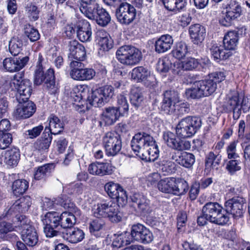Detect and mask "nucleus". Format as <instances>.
<instances>
[{
    "label": "nucleus",
    "instance_id": "1",
    "mask_svg": "<svg viewBox=\"0 0 250 250\" xmlns=\"http://www.w3.org/2000/svg\"><path fill=\"white\" fill-rule=\"evenodd\" d=\"M134 153L143 160L154 161L158 157L159 150L153 137L145 132L136 134L131 141Z\"/></svg>",
    "mask_w": 250,
    "mask_h": 250
},
{
    "label": "nucleus",
    "instance_id": "2",
    "mask_svg": "<svg viewBox=\"0 0 250 250\" xmlns=\"http://www.w3.org/2000/svg\"><path fill=\"white\" fill-rule=\"evenodd\" d=\"M120 206L112 200L103 201L97 204L93 214L96 217H107L111 222L117 223L121 221L123 216L119 211Z\"/></svg>",
    "mask_w": 250,
    "mask_h": 250
},
{
    "label": "nucleus",
    "instance_id": "3",
    "mask_svg": "<svg viewBox=\"0 0 250 250\" xmlns=\"http://www.w3.org/2000/svg\"><path fill=\"white\" fill-rule=\"evenodd\" d=\"M201 125L202 121L200 118L188 116L182 119L177 125L176 134L183 138L190 137L197 132Z\"/></svg>",
    "mask_w": 250,
    "mask_h": 250
},
{
    "label": "nucleus",
    "instance_id": "4",
    "mask_svg": "<svg viewBox=\"0 0 250 250\" xmlns=\"http://www.w3.org/2000/svg\"><path fill=\"white\" fill-rule=\"evenodd\" d=\"M116 57L122 64L133 66L138 64L142 59L141 51L134 46L124 45L116 51Z\"/></svg>",
    "mask_w": 250,
    "mask_h": 250
},
{
    "label": "nucleus",
    "instance_id": "5",
    "mask_svg": "<svg viewBox=\"0 0 250 250\" xmlns=\"http://www.w3.org/2000/svg\"><path fill=\"white\" fill-rule=\"evenodd\" d=\"M43 69L36 68L34 72V83L36 85H41L44 82L48 92L50 94H55L58 92V84L55 83L54 71L49 68L44 74Z\"/></svg>",
    "mask_w": 250,
    "mask_h": 250
},
{
    "label": "nucleus",
    "instance_id": "6",
    "mask_svg": "<svg viewBox=\"0 0 250 250\" xmlns=\"http://www.w3.org/2000/svg\"><path fill=\"white\" fill-rule=\"evenodd\" d=\"M19 75H15L11 83V86L17 90L16 99L20 104L28 100L32 91V83L28 79L21 81Z\"/></svg>",
    "mask_w": 250,
    "mask_h": 250
},
{
    "label": "nucleus",
    "instance_id": "7",
    "mask_svg": "<svg viewBox=\"0 0 250 250\" xmlns=\"http://www.w3.org/2000/svg\"><path fill=\"white\" fill-rule=\"evenodd\" d=\"M70 75L71 78L78 81H89L96 75L92 68H84V65L80 62H71L70 63Z\"/></svg>",
    "mask_w": 250,
    "mask_h": 250
},
{
    "label": "nucleus",
    "instance_id": "8",
    "mask_svg": "<svg viewBox=\"0 0 250 250\" xmlns=\"http://www.w3.org/2000/svg\"><path fill=\"white\" fill-rule=\"evenodd\" d=\"M103 141L106 153L108 156H115L121 149V137L115 131L106 132L103 137Z\"/></svg>",
    "mask_w": 250,
    "mask_h": 250
},
{
    "label": "nucleus",
    "instance_id": "9",
    "mask_svg": "<svg viewBox=\"0 0 250 250\" xmlns=\"http://www.w3.org/2000/svg\"><path fill=\"white\" fill-rule=\"evenodd\" d=\"M242 10L240 3L235 0H231L226 8V12L220 19V23L224 26H229L233 21L242 15Z\"/></svg>",
    "mask_w": 250,
    "mask_h": 250
},
{
    "label": "nucleus",
    "instance_id": "10",
    "mask_svg": "<svg viewBox=\"0 0 250 250\" xmlns=\"http://www.w3.org/2000/svg\"><path fill=\"white\" fill-rule=\"evenodd\" d=\"M164 98L161 103V109L165 113L171 114L176 112L181 102L179 93L174 90L166 91L164 94Z\"/></svg>",
    "mask_w": 250,
    "mask_h": 250
},
{
    "label": "nucleus",
    "instance_id": "11",
    "mask_svg": "<svg viewBox=\"0 0 250 250\" xmlns=\"http://www.w3.org/2000/svg\"><path fill=\"white\" fill-rule=\"evenodd\" d=\"M115 15L118 21L122 25H128L134 21L136 10L134 7L128 2L117 7Z\"/></svg>",
    "mask_w": 250,
    "mask_h": 250
},
{
    "label": "nucleus",
    "instance_id": "12",
    "mask_svg": "<svg viewBox=\"0 0 250 250\" xmlns=\"http://www.w3.org/2000/svg\"><path fill=\"white\" fill-rule=\"evenodd\" d=\"M104 189L108 195L112 199H116L119 206L124 207L127 202L126 191L118 184L109 182L104 185Z\"/></svg>",
    "mask_w": 250,
    "mask_h": 250
},
{
    "label": "nucleus",
    "instance_id": "13",
    "mask_svg": "<svg viewBox=\"0 0 250 250\" xmlns=\"http://www.w3.org/2000/svg\"><path fill=\"white\" fill-rule=\"evenodd\" d=\"M131 235L134 241L144 244L151 243L154 239L153 235L150 230L141 224L132 226Z\"/></svg>",
    "mask_w": 250,
    "mask_h": 250
},
{
    "label": "nucleus",
    "instance_id": "14",
    "mask_svg": "<svg viewBox=\"0 0 250 250\" xmlns=\"http://www.w3.org/2000/svg\"><path fill=\"white\" fill-rule=\"evenodd\" d=\"M225 207L226 211L230 213L234 218L241 217L246 208L245 200L240 197L232 198L225 203Z\"/></svg>",
    "mask_w": 250,
    "mask_h": 250
},
{
    "label": "nucleus",
    "instance_id": "15",
    "mask_svg": "<svg viewBox=\"0 0 250 250\" xmlns=\"http://www.w3.org/2000/svg\"><path fill=\"white\" fill-rule=\"evenodd\" d=\"M225 78L223 71H217L208 75L204 83V96H208L213 93L217 88V83H220Z\"/></svg>",
    "mask_w": 250,
    "mask_h": 250
},
{
    "label": "nucleus",
    "instance_id": "16",
    "mask_svg": "<svg viewBox=\"0 0 250 250\" xmlns=\"http://www.w3.org/2000/svg\"><path fill=\"white\" fill-rule=\"evenodd\" d=\"M29 61V57L7 58L3 61V66L7 71L13 72L18 71L23 68Z\"/></svg>",
    "mask_w": 250,
    "mask_h": 250
},
{
    "label": "nucleus",
    "instance_id": "17",
    "mask_svg": "<svg viewBox=\"0 0 250 250\" xmlns=\"http://www.w3.org/2000/svg\"><path fill=\"white\" fill-rule=\"evenodd\" d=\"M69 53L68 58L71 62L83 61L86 56V51L83 45L77 41L73 40L69 42Z\"/></svg>",
    "mask_w": 250,
    "mask_h": 250
},
{
    "label": "nucleus",
    "instance_id": "18",
    "mask_svg": "<svg viewBox=\"0 0 250 250\" xmlns=\"http://www.w3.org/2000/svg\"><path fill=\"white\" fill-rule=\"evenodd\" d=\"M133 207L138 212L146 215L151 211L150 201L140 193L133 194L131 198Z\"/></svg>",
    "mask_w": 250,
    "mask_h": 250
},
{
    "label": "nucleus",
    "instance_id": "19",
    "mask_svg": "<svg viewBox=\"0 0 250 250\" xmlns=\"http://www.w3.org/2000/svg\"><path fill=\"white\" fill-rule=\"evenodd\" d=\"M22 103L21 106L18 107L14 113L17 119L28 118L32 116L36 110V106L32 101L27 100Z\"/></svg>",
    "mask_w": 250,
    "mask_h": 250
},
{
    "label": "nucleus",
    "instance_id": "20",
    "mask_svg": "<svg viewBox=\"0 0 250 250\" xmlns=\"http://www.w3.org/2000/svg\"><path fill=\"white\" fill-rule=\"evenodd\" d=\"M90 174L94 175L104 176L110 175L112 172V167L108 163H93L88 168Z\"/></svg>",
    "mask_w": 250,
    "mask_h": 250
},
{
    "label": "nucleus",
    "instance_id": "21",
    "mask_svg": "<svg viewBox=\"0 0 250 250\" xmlns=\"http://www.w3.org/2000/svg\"><path fill=\"white\" fill-rule=\"evenodd\" d=\"M32 205V200L30 196H23L12 205L7 211V214H12V212H25Z\"/></svg>",
    "mask_w": 250,
    "mask_h": 250
},
{
    "label": "nucleus",
    "instance_id": "22",
    "mask_svg": "<svg viewBox=\"0 0 250 250\" xmlns=\"http://www.w3.org/2000/svg\"><path fill=\"white\" fill-rule=\"evenodd\" d=\"M77 37L82 42H90L92 39L91 25L85 20L80 21L77 25Z\"/></svg>",
    "mask_w": 250,
    "mask_h": 250
},
{
    "label": "nucleus",
    "instance_id": "23",
    "mask_svg": "<svg viewBox=\"0 0 250 250\" xmlns=\"http://www.w3.org/2000/svg\"><path fill=\"white\" fill-rule=\"evenodd\" d=\"M172 159L180 165L186 168L191 167L195 162L194 155L185 151L175 153L172 156Z\"/></svg>",
    "mask_w": 250,
    "mask_h": 250
},
{
    "label": "nucleus",
    "instance_id": "24",
    "mask_svg": "<svg viewBox=\"0 0 250 250\" xmlns=\"http://www.w3.org/2000/svg\"><path fill=\"white\" fill-rule=\"evenodd\" d=\"M173 43V39L168 34L162 35L155 42V50L158 53H163L171 48Z\"/></svg>",
    "mask_w": 250,
    "mask_h": 250
},
{
    "label": "nucleus",
    "instance_id": "25",
    "mask_svg": "<svg viewBox=\"0 0 250 250\" xmlns=\"http://www.w3.org/2000/svg\"><path fill=\"white\" fill-rule=\"evenodd\" d=\"M210 53L214 60H225L232 55V51L223 45L213 44L210 48Z\"/></svg>",
    "mask_w": 250,
    "mask_h": 250
},
{
    "label": "nucleus",
    "instance_id": "26",
    "mask_svg": "<svg viewBox=\"0 0 250 250\" xmlns=\"http://www.w3.org/2000/svg\"><path fill=\"white\" fill-rule=\"evenodd\" d=\"M122 116L121 113L115 107H108L105 108L102 113V120L105 125H110L114 124Z\"/></svg>",
    "mask_w": 250,
    "mask_h": 250
},
{
    "label": "nucleus",
    "instance_id": "27",
    "mask_svg": "<svg viewBox=\"0 0 250 250\" xmlns=\"http://www.w3.org/2000/svg\"><path fill=\"white\" fill-rule=\"evenodd\" d=\"M85 237L83 231L78 228H72L66 230L64 237L69 242L76 244L81 242Z\"/></svg>",
    "mask_w": 250,
    "mask_h": 250
},
{
    "label": "nucleus",
    "instance_id": "28",
    "mask_svg": "<svg viewBox=\"0 0 250 250\" xmlns=\"http://www.w3.org/2000/svg\"><path fill=\"white\" fill-rule=\"evenodd\" d=\"M21 233L22 240L27 246L32 247L38 244L39 236L34 227L21 230Z\"/></svg>",
    "mask_w": 250,
    "mask_h": 250
},
{
    "label": "nucleus",
    "instance_id": "29",
    "mask_svg": "<svg viewBox=\"0 0 250 250\" xmlns=\"http://www.w3.org/2000/svg\"><path fill=\"white\" fill-rule=\"evenodd\" d=\"M49 128H45V132H50L51 135H57L61 133L63 129V124L56 116L52 114L49 117Z\"/></svg>",
    "mask_w": 250,
    "mask_h": 250
},
{
    "label": "nucleus",
    "instance_id": "30",
    "mask_svg": "<svg viewBox=\"0 0 250 250\" xmlns=\"http://www.w3.org/2000/svg\"><path fill=\"white\" fill-rule=\"evenodd\" d=\"M20 158L19 150L13 147L4 152V162L7 165L14 167L17 165Z\"/></svg>",
    "mask_w": 250,
    "mask_h": 250
},
{
    "label": "nucleus",
    "instance_id": "31",
    "mask_svg": "<svg viewBox=\"0 0 250 250\" xmlns=\"http://www.w3.org/2000/svg\"><path fill=\"white\" fill-rule=\"evenodd\" d=\"M100 7V5L96 1L82 5L80 11L88 19L93 20Z\"/></svg>",
    "mask_w": 250,
    "mask_h": 250
},
{
    "label": "nucleus",
    "instance_id": "32",
    "mask_svg": "<svg viewBox=\"0 0 250 250\" xmlns=\"http://www.w3.org/2000/svg\"><path fill=\"white\" fill-rule=\"evenodd\" d=\"M238 41V33L234 31H229L224 37V47L231 51L234 50L237 46Z\"/></svg>",
    "mask_w": 250,
    "mask_h": 250
},
{
    "label": "nucleus",
    "instance_id": "33",
    "mask_svg": "<svg viewBox=\"0 0 250 250\" xmlns=\"http://www.w3.org/2000/svg\"><path fill=\"white\" fill-rule=\"evenodd\" d=\"M222 209V207L217 203L208 202L204 205V217L209 221Z\"/></svg>",
    "mask_w": 250,
    "mask_h": 250
},
{
    "label": "nucleus",
    "instance_id": "34",
    "mask_svg": "<svg viewBox=\"0 0 250 250\" xmlns=\"http://www.w3.org/2000/svg\"><path fill=\"white\" fill-rule=\"evenodd\" d=\"M55 166L53 164H46L39 167L35 171L34 178L36 180L44 179L49 176L54 169Z\"/></svg>",
    "mask_w": 250,
    "mask_h": 250
},
{
    "label": "nucleus",
    "instance_id": "35",
    "mask_svg": "<svg viewBox=\"0 0 250 250\" xmlns=\"http://www.w3.org/2000/svg\"><path fill=\"white\" fill-rule=\"evenodd\" d=\"M52 140L51 135L48 132H44L42 137L34 144V147L39 151L48 149Z\"/></svg>",
    "mask_w": 250,
    "mask_h": 250
},
{
    "label": "nucleus",
    "instance_id": "36",
    "mask_svg": "<svg viewBox=\"0 0 250 250\" xmlns=\"http://www.w3.org/2000/svg\"><path fill=\"white\" fill-rule=\"evenodd\" d=\"M76 223V217L71 212L64 211L61 214L60 227L63 229H71Z\"/></svg>",
    "mask_w": 250,
    "mask_h": 250
},
{
    "label": "nucleus",
    "instance_id": "37",
    "mask_svg": "<svg viewBox=\"0 0 250 250\" xmlns=\"http://www.w3.org/2000/svg\"><path fill=\"white\" fill-rule=\"evenodd\" d=\"M61 214L55 211L47 212L42 219L43 225H51L58 228L60 226Z\"/></svg>",
    "mask_w": 250,
    "mask_h": 250
},
{
    "label": "nucleus",
    "instance_id": "38",
    "mask_svg": "<svg viewBox=\"0 0 250 250\" xmlns=\"http://www.w3.org/2000/svg\"><path fill=\"white\" fill-rule=\"evenodd\" d=\"M93 20L95 21L98 25L104 27L110 22L111 17L105 9L100 6Z\"/></svg>",
    "mask_w": 250,
    "mask_h": 250
},
{
    "label": "nucleus",
    "instance_id": "39",
    "mask_svg": "<svg viewBox=\"0 0 250 250\" xmlns=\"http://www.w3.org/2000/svg\"><path fill=\"white\" fill-rule=\"evenodd\" d=\"M150 75V72L148 69L142 66L134 68L131 72V78L137 81H145Z\"/></svg>",
    "mask_w": 250,
    "mask_h": 250
},
{
    "label": "nucleus",
    "instance_id": "40",
    "mask_svg": "<svg viewBox=\"0 0 250 250\" xmlns=\"http://www.w3.org/2000/svg\"><path fill=\"white\" fill-rule=\"evenodd\" d=\"M201 26L199 24L191 25L189 32L194 44L201 45L203 41V31L201 30Z\"/></svg>",
    "mask_w": 250,
    "mask_h": 250
},
{
    "label": "nucleus",
    "instance_id": "41",
    "mask_svg": "<svg viewBox=\"0 0 250 250\" xmlns=\"http://www.w3.org/2000/svg\"><path fill=\"white\" fill-rule=\"evenodd\" d=\"M175 178L168 177L159 181L157 187L159 190L166 193H173Z\"/></svg>",
    "mask_w": 250,
    "mask_h": 250
},
{
    "label": "nucleus",
    "instance_id": "42",
    "mask_svg": "<svg viewBox=\"0 0 250 250\" xmlns=\"http://www.w3.org/2000/svg\"><path fill=\"white\" fill-rule=\"evenodd\" d=\"M202 82H195L191 88L187 89L185 95L187 99H195L202 97L203 95V90L201 88Z\"/></svg>",
    "mask_w": 250,
    "mask_h": 250
},
{
    "label": "nucleus",
    "instance_id": "43",
    "mask_svg": "<svg viewBox=\"0 0 250 250\" xmlns=\"http://www.w3.org/2000/svg\"><path fill=\"white\" fill-rule=\"evenodd\" d=\"M28 182L24 179H18L14 181L12 189L14 194L17 196L23 194L28 189Z\"/></svg>",
    "mask_w": 250,
    "mask_h": 250
},
{
    "label": "nucleus",
    "instance_id": "44",
    "mask_svg": "<svg viewBox=\"0 0 250 250\" xmlns=\"http://www.w3.org/2000/svg\"><path fill=\"white\" fill-rule=\"evenodd\" d=\"M144 100V96L138 88L132 89L130 95V101L132 105L138 109L143 105Z\"/></svg>",
    "mask_w": 250,
    "mask_h": 250
},
{
    "label": "nucleus",
    "instance_id": "45",
    "mask_svg": "<svg viewBox=\"0 0 250 250\" xmlns=\"http://www.w3.org/2000/svg\"><path fill=\"white\" fill-rule=\"evenodd\" d=\"M189 186L186 181L181 178H175L173 194L181 195L185 194L188 190Z\"/></svg>",
    "mask_w": 250,
    "mask_h": 250
},
{
    "label": "nucleus",
    "instance_id": "46",
    "mask_svg": "<svg viewBox=\"0 0 250 250\" xmlns=\"http://www.w3.org/2000/svg\"><path fill=\"white\" fill-rule=\"evenodd\" d=\"M220 157L215 155L213 152H210L207 156L205 162V168L204 172L208 174L209 173L214 167L218 166L220 162Z\"/></svg>",
    "mask_w": 250,
    "mask_h": 250
},
{
    "label": "nucleus",
    "instance_id": "47",
    "mask_svg": "<svg viewBox=\"0 0 250 250\" xmlns=\"http://www.w3.org/2000/svg\"><path fill=\"white\" fill-rule=\"evenodd\" d=\"M87 99L89 104L95 107L101 106L105 103V98H103L98 88L93 91Z\"/></svg>",
    "mask_w": 250,
    "mask_h": 250
},
{
    "label": "nucleus",
    "instance_id": "48",
    "mask_svg": "<svg viewBox=\"0 0 250 250\" xmlns=\"http://www.w3.org/2000/svg\"><path fill=\"white\" fill-rule=\"evenodd\" d=\"M105 226V222L103 219L97 217L89 224V229L91 233L99 237L100 231L103 229Z\"/></svg>",
    "mask_w": 250,
    "mask_h": 250
},
{
    "label": "nucleus",
    "instance_id": "49",
    "mask_svg": "<svg viewBox=\"0 0 250 250\" xmlns=\"http://www.w3.org/2000/svg\"><path fill=\"white\" fill-rule=\"evenodd\" d=\"M165 7L169 11L182 10L186 5V0H162Z\"/></svg>",
    "mask_w": 250,
    "mask_h": 250
},
{
    "label": "nucleus",
    "instance_id": "50",
    "mask_svg": "<svg viewBox=\"0 0 250 250\" xmlns=\"http://www.w3.org/2000/svg\"><path fill=\"white\" fill-rule=\"evenodd\" d=\"M23 42L22 40L17 37L12 38L9 43V49L13 56L18 55L22 50Z\"/></svg>",
    "mask_w": 250,
    "mask_h": 250
},
{
    "label": "nucleus",
    "instance_id": "51",
    "mask_svg": "<svg viewBox=\"0 0 250 250\" xmlns=\"http://www.w3.org/2000/svg\"><path fill=\"white\" fill-rule=\"evenodd\" d=\"M88 91L87 86L84 85H79L74 87L71 96L75 102H80L82 99H85V93Z\"/></svg>",
    "mask_w": 250,
    "mask_h": 250
},
{
    "label": "nucleus",
    "instance_id": "52",
    "mask_svg": "<svg viewBox=\"0 0 250 250\" xmlns=\"http://www.w3.org/2000/svg\"><path fill=\"white\" fill-rule=\"evenodd\" d=\"M25 12L29 20L34 21L39 18L40 10L35 4L28 3L25 6Z\"/></svg>",
    "mask_w": 250,
    "mask_h": 250
},
{
    "label": "nucleus",
    "instance_id": "53",
    "mask_svg": "<svg viewBox=\"0 0 250 250\" xmlns=\"http://www.w3.org/2000/svg\"><path fill=\"white\" fill-rule=\"evenodd\" d=\"M188 47L187 44L183 42L176 43L174 49L172 51L173 56L180 60L185 57L188 53Z\"/></svg>",
    "mask_w": 250,
    "mask_h": 250
},
{
    "label": "nucleus",
    "instance_id": "54",
    "mask_svg": "<svg viewBox=\"0 0 250 250\" xmlns=\"http://www.w3.org/2000/svg\"><path fill=\"white\" fill-rule=\"evenodd\" d=\"M171 143L172 145H169L168 147L179 151L189 150L191 147L189 141L180 140L177 138L176 135L173 138V141Z\"/></svg>",
    "mask_w": 250,
    "mask_h": 250
},
{
    "label": "nucleus",
    "instance_id": "55",
    "mask_svg": "<svg viewBox=\"0 0 250 250\" xmlns=\"http://www.w3.org/2000/svg\"><path fill=\"white\" fill-rule=\"evenodd\" d=\"M24 33L32 42L38 41L40 38V34L38 30L29 24L25 25Z\"/></svg>",
    "mask_w": 250,
    "mask_h": 250
},
{
    "label": "nucleus",
    "instance_id": "56",
    "mask_svg": "<svg viewBox=\"0 0 250 250\" xmlns=\"http://www.w3.org/2000/svg\"><path fill=\"white\" fill-rule=\"evenodd\" d=\"M159 169L165 175L171 174L175 172L176 165L170 161H163L159 165Z\"/></svg>",
    "mask_w": 250,
    "mask_h": 250
},
{
    "label": "nucleus",
    "instance_id": "57",
    "mask_svg": "<svg viewBox=\"0 0 250 250\" xmlns=\"http://www.w3.org/2000/svg\"><path fill=\"white\" fill-rule=\"evenodd\" d=\"M213 217L209 222L220 226H224L227 224L229 221V217L222 210L218 212Z\"/></svg>",
    "mask_w": 250,
    "mask_h": 250
},
{
    "label": "nucleus",
    "instance_id": "58",
    "mask_svg": "<svg viewBox=\"0 0 250 250\" xmlns=\"http://www.w3.org/2000/svg\"><path fill=\"white\" fill-rule=\"evenodd\" d=\"M130 243V240L126 237L125 234H120L117 235L115 234L112 246L114 247L119 248Z\"/></svg>",
    "mask_w": 250,
    "mask_h": 250
},
{
    "label": "nucleus",
    "instance_id": "59",
    "mask_svg": "<svg viewBox=\"0 0 250 250\" xmlns=\"http://www.w3.org/2000/svg\"><path fill=\"white\" fill-rule=\"evenodd\" d=\"M117 104V106L115 108L121 113L122 116L127 114L128 111V104L126 98L123 95L119 96L118 98Z\"/></svg>",
    "mask_w": 250,
    "mask_h": 250
},
{
    "label": "nucleus",
    "instance_id": "60",
    "mask_svg": "<svg viewBox=\"0 0 250 250\" xmlns=\"http://www.w3.org/2000/svg\"><path fill=\"white\" fill-rule=\"evenodd\" d=\"M13 141L11 133H0V148L4 149L9 146Z\"/></svg>",
    "mask_w": 250,
    "mask_h": 250
},
{
    "label": "nucleus",
    "instance_id": "61",
    "mask_svg": "<svg viewBox=\"0 0 250 250\" xmlns=\"http://www.w3.org/2000/svg\"><path fill=\"white\" fill-rule=\"evenodd\" d=\"M17 225L20 228L21 231L34 228L30 224V221L25 215H21L17 217Z\"/></svg>",
    "mask_w": 250,
    "mask_h": 250
},
{
    "label": "nucleus",
    "instance_id": "62",
    "mask_svg": "<svg viewBox=\"0 0 250 250\" xmlns=\"http://www.w3.org/2000/svg\"><path fill=\"white\" fill-rule=\"evenodd\" d=\"M171 65L170 61L168 58L165 57L159 59L157 63V69L160 72L166 73L168 72Z\"/></svg>",
    "mask_w": 250,
    "mask_h": 250
},
{
    "label": "nucleus",
    "instance_id": "63",
    "mask_svg": "<svg viewBox=\"0 0 250 250\" xmlns=\"http://www.w3.org/2000/svg\"><path fill=\"white\" fill-rule=\"evenodd\" d=\"M98 89L101 91L103 98H105V103H107L114 95V88L111 85H105Z\"/></svg>",
    "mask_w": 250,
    "mask_h": 250
},
{
    "label": "nucleus",
    "instance_id": "64",
    "mask_svg": "<svg viewBox=\"0 0 250 250\" xmlns=\"http://www.w3.org/2000/svg\"><path fill=\"white\" fill-rule=\"evenodd\" d=\"M43 129L42 125L35 126L31 129H28L24 133L25 138L27 139H34L39 136Z\"/></svg>",
    "mask_w": 250,
    "mask_h": 250
}]
</instances>
